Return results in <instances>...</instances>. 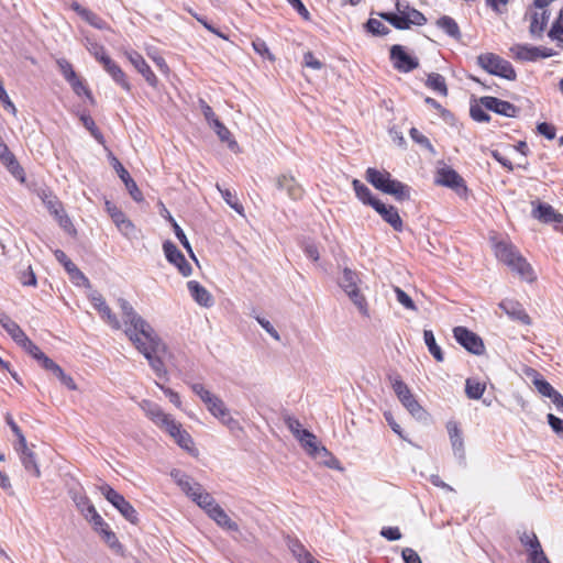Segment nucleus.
Returning a JSON list of instances; mask_svg holds the SVG:
<instances>
[{"mask_svg":"<svg viewBox=\"0 0 563 563\" xmlns=\"http://www.w3.org/2000/svg\"><path fill=\"white\" fill-rule=\"evenodd\" d=\"M423 340L428 347V351L435 358V361L443 362L444 354L441 347L437 344L435 336L431 330L423 331Z\"/></svg>","mask_w":563,"mask_h":563,"instance_id":"obj_39","label":"nucleus"},{"mask_svg":"<svg viewBox=\"0 0 563 563\" xmlns=\"http://www.w3.org/2000/svg\"><path fill=\"white\" fill-rule=\"evenodd\" d=\"M409 135L413 142L424 147L432 155L437 154L434 146L431 144L430 140L424 136L418 129L411 128L409 131Z\"/></svg>","mask_w":563,"mask_h":563,"instance_id":"obj_50","label":"nucleus"},{"mask_svg":"<svg viewBox=\"0 0 563 563\" xmlns=\"http://www.w3.org/2000/svg\"><path fill=\"white\" fill-rule=\"evenodd\" d=\"M389 57L394 68L400 73H410L419 67V59L408 54L402 45H393Z\"/></svg>","mask_w":563,"mask_h":563,"instance_id":"obj_11","label":"nucleus"},{"mask_svg":"<svg viewBox=\"0 0 563 563\" xmlns=\"http://www.w3.org/2000/svg\"><path fill=\"white\" fill-rule=\"evenodd\" d=\"M358 276L355 272L350 268H344L342 276L340 277L339 284L341 288L346 292L354 305L362 311L366 312V300L360 292L357 287Z\"/></svg>","mask_w":563,"mask_h":563,"instance_id":"obj_8","label":"nucleus"},{"mask_svg":"<svg viewBox=\"0 0 563 563\" xmlns=\"http://www.w3.org/2000/svg\"><path fill=\"white\" fill-rule=\"evenodd\" d=\"M471 118L477 122H489L490 115L484 110V107L481 104L472 106L470 109Z\"/></svg>","mask_w":563,"mask_h":563,"instance_id":"obj_62","label":"nucleus"},{"mask_svg":"<svg viewBox=\"0 0 563 563\" xmlns=\"http://www.w3.org/2000/svg\"><path fill=\"white\" fill-rule=\"evenodd\" d=\"M496 257L506 264L512 272L517 273L522 279L532 283L536 279L530 264L523 258L514 245L507 242L495 244Z\"/></svg>","mask_w":563,"mask_h":563,"instance_id":"obj_3","label":"nucleus"},{"mask_svg":"<svg viewBox=\"0 0 563 563\" xmlns=\"http://www.w3.org/2000/svg\"><path fill=\"white\" fill-rule=\"evenodd\" d=\"M485 388V385L477 380L471 378L466 379L465 393L470 399H479L483 396Z\"/></svg>","mask_w":563,"mask_h":563,"instance_id":"obj_48","label":"nucleus"},{"mask_svg":"<svg viewBox=\"0 0 563 563\" xmlns=\"http://www.w3.org/2000/svg\"><path fill=\"white\" fill-rule=\"evenodd\" d=\"M118 306L121 309L125 324L124 333L131 342L155 331L153 327L135 311L126 299L118 298Z\"/></svg>","mask_w":563,"mask_h":563,"instance_id":"obj_4","label":"nucleus"},{"mask_svg":"<svg viewBox=\"0 0 563 563\" xmlns=\"http://www.w3.org/2000/svg\"><path fill=\"white\" fill-rule=\"evenodd\" d=\"M435 24L439 29H441L450 37H452L454 40L461 38L460 27L453 18H451L449 15H442L441 18H439L437 20Z\"/></svg>","mask_w":563,"mask_h":563,"instance_id":"obj_34","label":"nucleus"},{"mask_svg":"<svg viewBox=\"0 0 563 563\" xmlns=\"http://www.w3.org/2000/svg\"><path fill=\"white\" fill-rule=\"evenodd\" d=\"M208 516L222 529L233 532L239 531L238 523L228 516L220 505L213 508Z\"/></svg>","mask_w":563,"mask_h":563,"instance_id":"obj_32","label":"nucleus"},{"mask_svg":"<svg viewBox=\"0 0 563 563\" xmlns=\"http://www.w3.org/2000/svg\"><path fill=\"white\" fill-rule=\"evenodd\" d=\"M134 347L147 360L151 368L158 378H167V369L163 356L167 351L166 344L153 331L132 342Z\"/></svg>","mask_w":563,"mask_h":563,"instance_id":"obj_1","label":"nucleus"},{"mask_svg":"<svg viewBox=\"0 0 563 563\" xmlns=\"http://www.w3.org/2000/svg\"><path fill=\"white\" fill-rule=\"evenodd\" d=\"M140 407L144 411L146 417L161 429H165L169 424V421L173 420V417L170 415L165 413L159 405L151 400H142L140 402Z\"/></svg>","mask_w":563,"mask_h":563,"instance_id":"obj_18","label":"nucleus"},{"mask_svg":"<svg viewBox=\"0 0 563 563\" xmlns=\"http://www.w3.org/2000/svg\"><path fill=\"white\" fill-rule=\"evenodd\" d=\"M393 389L401 405L410 412L413 418L418 420H424L427 418V411L418 402L407 384H405L399 376L394 378Z\"/></svg>","mask_w":563,"mask_h":563,"instance_id":"obj_7","label":"nucleus"},{"mask_svg":"<svg viewBox=\"0 0 563 563\" xmlns=\"http://www.w3.org/2000/svg\"><path fill=\"white\" fill-rule=\"evenodd\" d=\"M0 161L8 167L9 172L16 178L24 180L23 168L20 166L15 156L10 152L9 147L0 136Z\"/></svg>","mask_w":563,"mask_h":563,"instance_id":"obj_26","label":"nucleus"},{"mask_svg":"<svg viewBox=\"0 0 563 563\" xmlns=\"http://www.w3.org/2000/svg\"><path fill=\"white\" fill-rule=\"evenodd\" d=\"M104 70L111 76L113 81L121 86L125 91L130 92L132 87L130 81L126 78L125 73L121 69V67L112 59L106 60L102 65Z\"/></svg>","mask_w":563,"mask_h":563,"instance_id":"obj_29","label":"nucleus"},{"mask_svg":"<svg viewBox=\"0 0 563 563\" xmlns=\"http://www.w3.org/2000/svg\"><path fill=\"white\" fill-rule=\"evenodd\" d=\"M0 324L11 336V339L19 345L20 342L23 341V339L26 336L20 325L4 312H0Z\"/></svg>","mask_w":563,"mask_h":563,"instance_id":"obj_31","label":"nucleus"},{"mask_svg":"<svg viewBox=\"0 0 563 563\" xmlns=\"http://www.w3.org/2000/svg\"><path fill=\"white\" fill-rule=\"evenodd\" d=\"M86 47L88 49V52L93 55V57L99 62L101 63L102 65L106 63V60L110 59L111 57L106 53V48L103 45L97 43V42H93V41H90V40H87V44H86Z\"/></svg>","mask_w":563,"mask_h":563,"instance_id":"obj_45","label":"nucleus"},{"mask_svg":"<svg viewBox=\"0 0 563 563\" xmlns=\"http://www.w3.org/2000/svg\"><path fill=\"white\" fill-rule=\"evenodd\" d=\"M395 294L397 301L402 305L406 309L416 311L417 306L415 305L411 297L399 287H395Z\"/></svg>","mask_w":563,"mask_h":563,"instance_id":"obj_58","label":"nucleus"},{"mask_svg":"<svg viewBox=\"0 0 563 563\" xmlns=\"http://www.w3.org/2000/svg\"><path fill=\"white\" fill-rule=\"evenodd\" d=\"M175 441L176 443L186 451L194 450V441L191 435L181 428V424L178 423L175 419L169 421V424L164 429Z\"/></svg>","mask_w":563,"mask_h":563,"instance_id":"obj_23","label":"nucleus"},{"mask_svg":"<svg viewBox=\"0 0 563 563\" xmlns=\"http://www.w3.org/2000/svg\"><path fill=\"white\" fill-rule=\"evenodd\" d=\"M100 493L103 497L131 523L136 525L139 522L137 511L135 508L124 498L123 495L113 489L109 484H102L99 486Z\"/></svg>","mask_w":563,"mask_h":563,"instance_id":"obj_6","label":"nucleus"},{"mask_svg":"<svg viewBox=\"0 0 563 563\" xmlns=\"http://www.w3.org/2000/svg\"><path fill=\"white\" fill-rule=\"evenodd\" d=\"M532 217L543 223H556L563 231V216L558 213L552 206L539 202L532 210Z\"/></svg>","mask_w":563,"mask_h":563,"instance_id":"obj_25","label":"nucleus"},{"mask_svg":"<svg viewBox=\"0 0 563 563\" xmlns=\"http://www.w3.org/2000/svg\"><path fill=\"white\" fill-rule=\"evenodd\" d=\"M352 186H353V189L355 191V195L356 197L364 203V205H367V206H371L373 207V203L374 202H377L378 199L375 198L369 188L363 184L361 180L358 179H354L352 181Z\"/></svg>","mask_w":563,"mask_h":563,"instance_id":"obj_37","label":"nucleus"},{"mask_svg":"<svg viewBox=\"0 0 563 563\" xmlns=\"http://www.w3.org/2000/svg\"><path fill=\"white\" fill-rule=\"evenodd\" d=\"M426 85L430 89L440 93L441 96H444V97L448 96V87H446L445 78L442 75H440L438 73L429 74Z\"/></svg>","mask_w":563,"mask_h":563,"instance_id":"obj_40","label":"nucleus"},{"mask_svg":"<svg viewBox=\"0 0 563 563\" xmlns=\"http://www.w3.org/2000/svg\"><path fill=\"white\" fill-rule=\"evenodd\" d=\"M549 16H550V14L547 10H544L541 14H539L537 12H534L532 14L531 21H530V27H529L531 35L541 37V35L548 24Z\"/></svg>","mask_w":563,"mask_h":563,"instance_id":"obj_36","label":"nucleus"},{"mask_svg":"<svg viewBox=\"0 0 563 563\" xmlns=\"http://www.w3.org/2000/svg\"><path fill=\"white\" fill-rule=\"evenodd\" d=\"M384 194L394 196L398 201H405L410 199V187L397 179H393Z\"/></svg>","mask_w":563,"mask_h":563,"instance_id":"obj_35","label":"nucleus"},{"mask_svg":"<svg viewBox=\"0 0 563 563\" xmlns=\"http://www.w3.org/2000/svg\"><path fill=\"white\" fill-rule=\"evenodd\" d=\"M20 346L23 347L25 352H27L36 361H40L44 353L40 350V347L34 344L27 335L20 342Z\"/></svg>","mask_w":563,"mask_h":563,"instance_id":"obj_57","label":"nucleus"},{"mask_svg":"<svg viewBox=\"0 0 563 563\" xmlns=\"http://www.w3.org/2000/svg\"><path fill=\"white\" fill-rule=\"evenodd\" d=\"M58 379L59 382L65 386L67 387L68 389L70 390H76L77 389V385L75 383V380L73 379L71 376L67 375L63 368L59 366L58 368H55V372L53 373Z\"/></svg>","mask_w":563,"mask_h":563,"instance_id":"obj_61","label":"nucleus"},{"mask_svg":"<svg viewBox=\"0 0 563 563\" xmlns=\"http://www.w3.org/2000/svg\"><path fill=\"white\" fill-rule=\"evenodd\" d=\"M20 459L26 472L32 473L35 477L41 476V471L37 465L36 456L32 450L20 454Z\"/></svg>","mask_w":563,"mask_h":563,"instance_id":"obj_43","label":"nucleus"},{"mask_svg":"<svg viewBox=\"0 0 563 563\" xmlns=\"http://www.w3.org/2000/svg\"><path fill=\"white\" fill-rule=\"evenodd\" d=\"M366 180L372 184L376 189L385 192L389 183H391L393 178L390 173L384 170L380 172L376 168H367L366 170Z\"/></svg>","mask_w":563,"mask_h":563,"instance_id":"obj_30","label":"nucleus"},{"mask_svg":"<svg viewBox=\"0 0 563 563\" xmlns=\"http://www.w3.org/2000/svg\"><path fill=\"white\" fill-rule=\"evenodd\" d=\"M548 423L553 430V432L560 438L563 439V419L556 417L553 413H549L547 416Z\"/></svg>","mask_w":563,"mask_h":563,"instance_id":"obj_63","label":"nucleus"},{"mask_svg":"<svg viewBox=\"0 0 563 563\" xmlns=\"http://www.w3.org/2000/svg\"><path fill=\"white\" fill-rule=\"evenodd\" d=\"M63 67L65 78L73 85L74 90L79 93V89H82L85 93L91 98L90 91L79 81L70 64L66 63Z\"/></svg>","mask_w":563,"mask_h":563,"instance_id":"obj_44","label":"nucleus"},{"mask_svg":"<svg viewBox=\"0 0 563 563\" xmlns=\"http://www.w3.org/2000/svg\"><path fill=\"white\" fill-rule=\"evenodd\" d=\"M382 219L387 222L395 231L401 232L404 230V222L398 213L397 208L394 206H386L380 200L373 203L372 207Z\"/></svg>","mask_w":563,"mask_h":563,"instance_id":"obj_20","label":"nucleus"},{"mask_svg":"<svg viewBox=\"0 0 563 563\" xmlns=\"http://www.w3.org/2000/svg\"><path fill=\"white\" fill-rule=\"evenodd\" d=\"M89 300L91 301L93 308L98 311L100 318L107 324H109L113 330L121 329L122 325L119 318L115 316V313L112 312L111 308L108 306L103 296L100 292H91L89 295Z\"/></svg>","mask_w":563,"mask_h":563,"instance_id":"obj_14","label":"nucleus"},{"mask_svg":"<svg viewBox=\"0 0 563 563\" xmlns=\"http://www.w3.org/2000/svg\"><path fill=\"white\" fill-rule=\"evenodd\" d=\"M207 409L213 417L219 420L224 418V416H228L229 411L224 401L218 396L212 399V401L207 406Z\"/></svg>","mask_w":563,"mask_h":563,"instance_id":"obj_49","label":"nucleus"},{"mask_svg":"<svg viewBox=\"0 0 563 563\" xmlns=\"http://www.w3.org/2000/svg\"><path fill=\"white\" fill-rule=\"evenodd\" d=\"M519 540L521 544L527 549L528 554L541 549V543L534 532H527L525 531L520 537Z\"/></svg>","mask_w":563,"mask_h":563,"instance_id":"obj_46","label":"nucleus"},{"mask_svg":"<svg viewBox=\"0 0 563 563\" xmlns=\"http://www.w3.org/2000/svg\"><path fill=\"white\" fill-rule=\"evenodd\" d=\"M548 36L558 42V46L563 47V7L561 8L558 18L552 23Z\"/></svg>","mask_w":563,"mask_h":563,"instance_id":"obj_41","label":"nucleus"},{"mask_svg":"<svg viewBox=\"0 0 563 563\" xmlns=\"http://www.w3.org/2000/svg\"><path fill=\"white\" fill-rule=\"evenodd\" d=\"M366 31L373 35H387L390 30L377 19H369L365 24Z\"/></svg>","mask_w":563,"mask_h":563,"instance_id":"obj_53","label":"nucleus"},{"mask_svg":"<svg viewBox=\"0 0 563 563\" xmlns=\"http://www.w3.org/2000/svg\"><path fill=\"white\" fill-rule=\"evenodd\" d=\"M479 102L485 109L507 118H516L520 112L515 104L496 97L485 96L479 99Z\"/></svg>","mask_w":563,"mask_h":563,"instance_id":"obj_15","label":"nucleus"},{"mask_svg":"<svg viewBox=\"0 0 563 563\" xmlns=\"http://www.w3.org/2000/svg\"><path fill=\"white\" fill-rule=\"evenodd\" d=\"M99 534L102 537L103 541L111 549H121L122 548V545L119 542L115 533L109 528V526L104 530H102Z\"/></svg>","mask_w":563,"mask_h":563,"instance_id":"obj_59","label":"nucleus"},{"mask_svg":"<svg viewBox=\"0 0 563 563\" xmlns=\"http://www.w3.org/2000/svg\"><path fill=\"white\" fill-rule=\"evenodd\" d=\"M533 385L537 390L544 397L552 398L558 390L552 387V385L547 382L540 374H537L533 379Z\"/></svg>","mask_w":563,"mask_h":563,"instance_id":"obj_47","label":"nucleus"},{"mask_svg":"<svg viewBox=\"0 0 563 563\" xmlns=\"http://www.w3.org/2000/svg\"><path fill=\"white\" fill-rule=\"evenodd\" d=\"M163 250L167 261L174 264L183 276L187 277L191 275V265L187 262L184 254L177 249V246L173 242L165 241L163 244Z\"/></svg>","mask_w":563,"mask_h":563,"instance_id":"obj_16","label":"nucleus"},{"mask_svg":"<svg viewBox=\"0 0 563 563\" xmlns=\"http://www.w3.org/2000/svg\"><path fill=\"white\" fill-rule=\"evenodd\" d=\"M190 388L206 406H208L212 401V399L217 397V395H213L208 389H206L202 384H191Z\"/></svg>","mask_w":563,"mask_h":563,"instance_id":"obj_54","label":"nucleus"},{"mask_svg":"<svg viewBox=\"0 0 563 563\" xmlns=\"http://www.w3.org/2000/svg\"><path fill=\"white\" fill-rule=\"evenodd\" d=\"M170 476L174 478L176 484L180 487V489L201 509L206 511L207 515L213 510L219 504L212 497L211 494L207 493L201 484L192 481V478L183 473L179 470H173L170 472Z\"/></svg>","mask_w":563,"mask_h":563,"instance_id":"obj_2","label":"nucleus"},{"mask_svg":"<svg viewBox=\"0 0 563 563\" xmlns=\"http://www.w3.org/2000/svg\"><path fill=\"white\" fill-rule=\"evenodd\" d=\"M498 307L512 320L525 325L531 324V318L526 312L523 306L514 299H504Z\"/></svg>","mask_w":563,"mask_h":563,"instance_id":"obj_19","label":"nucleus"},{"mask_svg":"<svg viewBox=\"0 0 563 563\" xmlns=\"http://www.w3.org/2000/svg\"><path fill=\"white\" fill-rule=\"evenodd\" d=\"M297 440L309 455L313 457H330L332 463L324 461L328 466L334 467V463H338V461L332 456L327 448L319 445L317 437L309 430L302 431L301 437H299Z\"/></svg>","mask_w":563,"mask_h":563,"instance_id":"obj_12","label":"nucleus"},{"mask_svg":"<svg viewBox=\"0 0 563 563\" xmlns=\"http://www.w3.org/2000/svg\"><path fill=\"white\" fill-rule=\"evenodd\" d=\"M537 131L539 134L543 135L548 140H553L555 139L556 135L555 126L548 122L538 123Z\"/></svg>","mask_w":563,"mask_h":563,"instance_id":"obj_64","label":"nucleus"},{"mask_svg":"<svg viewBox=\"0 0 563 563\" xmlns=\"http://www.w3.org/2000/svg\"><path fill=\"white\" fill-rule=\"evenodd\" d=\"M125 55L131 64L135 67V69L144 77L146 82L151 87L156 88L158 79L143 56L135 51L126 52Z\"/></svg>","mask_w":563,"mask_h":563,"instance_id":"obj_21","label":"nucleus"},{"mask_svg":"<svg viewBox=\"0 0 563 563\" xmlns=\"http://www.w3.org/2000/svg\"><path fill=\"white\" fill-rule=\"evenodd\" d=\"M477 65L490 75L507 80H516L517 73L511 63L494 53H484L477 56Z\"/></svg>","mask_w":563,"mask_h":563,"instance_id":"obj_5","label":"nucleus"},{"mask_svg":"<svg viewBox=\"0 0 563 563\" xmlns=\"http://www.w3.org/2000/svg\"><path fill=\"white\" fill-rule=\"evenodd\" d=\"M275 186L278 190L285 191L291 200H299L305 194L302 186L290 174H282L277 176L275 178Z\"/></svg>","mask_w":563,"mask_h":563,"instance_id":"obj_17","label":"nucleus"},{"mask_svg":"<svg viewBox=\"0 0 563 563\" xmlns=\"http://www.w3.org/2000/svg\"><path fill=\"white\" fill-rule=\"evenodd\" d=\"M453 336L460 345L472 354L482 355L485 352L482 338L465 327H455Z\"/></svg>","mask_w":563,"mask_h":563,"instance_id":"obj_9","label":"nucleus"},{"mask_svg":"<svg viewBox=\"0 0 563 563\" xmlns=\"http://www.w3.org/2000/svg\"><path fill=\"white\" fill-rule=\"evenodd\" d=\"M217 189L220 191L223 200L239 214H243L244 208L242 203L240 202L238 196L235 192L231 191L227 188H221L219 184H217Z\"/></svg>","mask_w":563,"mask_h":563,"instance_id":"obj_42","label":"nucleus"},{"mask_svg":"<svg viewBox=\"0 0 563 563\" xmlns=\"http://www.w3.org/2000/svg\"><path fill=\"white\" fill-rule=\"evenodd\" d=\"M396 10L397 12H380L378 15L390 23L397 30H408L410 29L408 14L406 11H401V3L399 0L396 1Z\"/></svg>","mask_w":563,"mask_h":563,"instance_id":"obj_27","label":"nucleus"},{"mask_svg":"<svg viewBox=\"0 0 563 563\" xmlns=\"http://www.w3.org/2000/svg\"><path fill=\"white\" fill-rule=\"evenodd\" d=\"M80 121L82 122L84 126L91 133V135L99 142V143H103V135L102 133L99 131V129L97 128L93 119L87 114V113H82L80 115Z\"/></svg>","mask_w":563,"mask_h":563,"instance_id":"obj_52","label":"nucleus"},{"mask_svg":"<svg viewBox=\"0 0 563 563\" xmlns=\"http://www.w3.org/2000/svg\"><path fill=\"white\" fill-rule=\"evenodd\" d=\"M222 142H227L231 150L238 147V142L232 139L230 130L218 119L210 125Z\"/></svg>","mask_w":563,"mask_h":563,"instance_id":"obj_38","label":"nucleus"},{"mask_svg":"<svg viewBox=\"0 0 563 563\" xmlns=\"http://www.w3.org/2000/svg\"><path fill=\"white\" fill-rule=\"evenodd\" d=\"M69 496L80 512H84V509L90 504L89 498L81 488H70Z\"/></svg>","mask_w":563,"mask_h":563,"instance_id":"obj_51","label":"nucleus"},{"mask_svg":"<svg viewBox=\"0 0 563 563\" xmlns=\"http://www.w3.org/2000/svg\"><path fill=\"white\" fill-rule=\"evenodd\" d=\"M81 19H84L88 24L98 30L108 29L107 22L89 9L87 12H85V15Z\"/></svg>","mask_w":563,"mask_h":563,"instance_id":"obj_56","label":"nucleus"},{"mask_svg":"<svg viewBox=\"0 0 563 563\" xmlns=\"http://www.w3.org/2000/svg\"><path fill=\"white\" fill-rule=\"evenodd\" d=\"M510 51L515 58L523 62H536L539 58H549L556 55V52L552 48L531 46L528 44H516Z\"/></svg>","mask_w":563,"mask_h":563,"instance_id":"obj_10","label":"nucleus"},{"mask_svg":"<svg viewBox=\"0 0 563 563\" xmlns=\"http://www.w3.org/2000/svg\"><path fill=\"white\" fill-rule=\"evenodd\" d=\"M106 208L109 212L111 219L115 223L117 228L125 235V236H132L135 232V227L129 220L125 214L117 208L114 205H112L110 201H106Z\"/></svg>","mask_w":563,"mask_h":563,"instance_id":"obj_24","label":"nucleus"},{"mask_svg":"<svg viewBox=\"0 0 563 563\" xmlns=\"http://www.w3.org/2000/svg\"><path fill=\"white\" fill-rule=\"evenodd\" d=\"M112 166L115 169L118 176L124 183L126 190L129 191L132 199L136 202L143 201V194L139 189L134 179L130 176L129 172L124 168V166L119 162L117 157H112Z\"/></svg>","mask_w":563,"mask_h":563,"instance_id":"obj_22","label":"nucleus"},{"mask_svg":"<svg viewBox=\"0 0 563 563\" xmlns=\"http://www.w3.org/2000/svg\"><path fill=\"white\" fill-rule=\"evenodd\" d=\"M284 421L296 439L301 437L302 431H307V429H302L300 421L291 416H286Z\"/></svg>","mask_w":563,"mask_h":563,"instance_id":"obj_60","label":"nucleus"},{"mask_svg":"<svg viewBox=\"0 0 563 563\" xmlns=\"http://www.w3.org/2000/svg\"><path fill=\"white\" fill-rule=\"evenodd\" d=\"M252 46L254 51L261 55L263 58H267L271 62L275 60L274 55L271 53L266 42L260 37H256L252 41Z\"/></svg>","mask_w":563,"mask_h":563,"instance_id":"obj_55","label":"nucleus"},{"mask_svg":"<svg viewBox=\"0 0 563 563\" xmlns=\"http://www.w3.org/2000/svg\"><path fill=\"white\" fill-rule=\"evenodd\" d=\"M446 429L454 454L457 455L460 459H464V441L457 423L450 421L446 424Z\"/></svg>","mask_w":563,"mask_h":563,"instance_id":"obj_33","label":"nucleus"},{"mask_svg":"<svg viewBox=\"0 0 563 563\" xmlns=\"http://www.w3.org/2000/svg\"><path fill=\"white\" fill-rule=\"evenodd\" d=\"M188 290L194 298V300L206 308H209L213 305L214 300L212 295L197 280H189L187 283Z\"/></svg>","mask_w":563,"mask_h":563,"instance_id":"obj_28","label":"nucleus"},{"mask_svg":"<svg viewBox=\"0 0 563 563\" xmlns=\"http://www.w3.org/2000/svg\"><path fill=\"white\" fill-rule=\"evenodd\" d=\"M435 181L441 186L455 190L460 196L465 195L467 191L464 179L451 167L438 169Z\"/></svg>","mask_w":563,"mask_h":563,"instance_id":"obj_13","label":"nucleus"}]
</instances>
